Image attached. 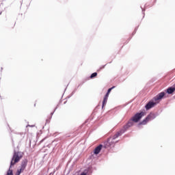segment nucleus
<instances>
[{
  "label": "nucleus",
  "mask_w": 175,
  "mask_h": 175,
  "mask_svg": "<svg viewBox=\"0 0 175 175\" xmlns=\"http://www.w3.org/2000/svg\"><path fill=\"white\" fill-rule=\"evenodd\" d=\"M157 117L155 113H150L148 116L141 122H139V125H146L149 121H152V120H154Z\"/></svg>",
  "instance_id": "nucleus-1"
},
{
  "label": "nucleus",
  "mask_w": 175,
  "mask_h": 175,
  "mask_svg": "<svg viewBox=\"0 0 175 175\" xmlns=\"http://www.w3.org/2000/svg\"><path fill=\"white\" fill-rule=\"evenodd\" d=\"M144 116H146V112L144 111L137 113L134 116L131 118V120L133 121V122H139V121H140V120H142Z\"/></svg>",
  "instance_id": "nucleus-2"
},
{
  "label": "nucleus",
  "mask_w": 175,
  "mask_h": 175,
  "mask_svg": "<svg viewBox=\"0 0 175 175\" xmlns=\"http://www.w3.org/2000/svg\"><path fill=\"white\" fill-rule=\"evenodd\" d=\"M27 165H28V160L25 159L22 161L20 169L17 170V172L15 175H20L21 173L25 170V168L27 167Z\"/></svg>",
  "instance_id": "nucleus-3"
},
{
  "label": "nucleus",
  "mask_w": 175,
  "mask_h": 175,
  "mask_svg": "<svg viewBox=\"0 0 175 175\" xmlns=\"http://www.w3.org/2000/svg\"><path fill=\"white\" fill-rule=\"evenodd\" d=\"M114 139L112 137L108 139V141L106 142L105 146L106 147H114Z\"/></svg>",
  "instance_id": "nucleus-4"
},
{
  "label": "nucleus",
  "mask_w": 175,
  "mask_h": 175,
  "mask_svg": "<svg viewBox=\"0 0 175 175\" xmlns=\"http://www.w3.org/2000/svg\"><path fill=\"white\" fill-rule=\"evenodd\" d=\"M131 126H133V120L132 119L128 122V123L123 126L124 132H126Z\"/></svg>",
  "instance_id": "nucleus-5"
},
{
  "label": "nucleus",
  "mask_w": 175,
  "mask_h": 175,
  "mask_svg": "<svg viewBox=\"0 0 175 175\" xmlns=\"http://www.w3.org/2000/svg\"><path fill=\"white\" fill-rule=\"evenodd\" d=\"M125 131L122 129L120 131H118L116 133V134L113 136L111 137L113 140H115V139H117V137H120V136H121V135H122V133H124Z\"/></svg>",
  "instance_id": "nucleus-6"
},
{
  "label": "nucleus",
  "mask_w": 175,
  "mask_h": 175,
  "mask_svg": "<svg viewBox=\"0 0 175 175\" xmlns=\"http://www.w3.org/2000/svg\"><path fill=\"white\" fill-rule=\"evenodd\" d=\"M165 95V93L162 92L159 94H157L155 97H154V100H155V102H157V100H161V99H162V98H163Z\"/></svg>",
  "instance_id": "nucleus-7"
},
{
  "label": "nucleus",
  "mask_w": 175,
  "mask_h": 175,
  "mask_svg": "<svg viewBox=\"0 0 175 175\" xmlns=\"http://www.w3.org/2000/svg\"><path fill=\"white\" fill-rule=\"evenodd\" d=\"M155 105H157V103L150 101L145 106V109H146V110H150V109H152V107H154V106H155Z\"/></svg>",
  "instance_id": "nucleus-8"
},
{
  "label": "nucleus",
  "mask_w": 175,
  "mask_h": 175,
  "mask_svg": "<svg viewBox=\"0 0 175 175\" xmlns=\"http://www.w3.org/2000/svg\"><path fill=\"white\" fill-rule=\"evenodd\" d=\"M102 147H103V146L101 144H100L98 146H97L94 150V154H99V152H100V150H102Z\"/></svg>",
  "instance_id": "nucleus-9"
},
{
  "label": "nucleus",
  "mask_w": 175,
  "mask_h": 175,
  "mask_svg": "<svg viewBox=\"0 0 175 175\" xmlns=\"http://www.w3.org/2000/svg\"><path fill=\"white\" fill-rule=\"evenodd\" d=\"M109 98V96H105L104 99L103 100V107H105V105H106V103H107V99Z\"/></svg>",
  "instance_id": "nucleus-10"
},
{
  "label": "nucleus",
  "mask_w": 175,
  "mask_h": 175,
  "mask_svg": "<svg viewBox=\"0 0 175 175\" xmlns=\"http://www.w3.org/2000/svg\"><path fill=\"white\" fill-rule=\"evenodd\" d=\"M175 91V88H169L168 89H167V94H173V92H174Z\"/></svg>",
  "instance_id": "nucleus-11"
},
{
  "label": "nucleus",
  "mask_w": 175,
  "mask_h": 175,
  "mask_svg": "<svg viewBox=\"0 0 175 175\" xmlns=\"http://www.w3.org/2000/svg\"><path fill=\"white\" fill-rule=\"evenodd\" d=\"M113 88H116V86H113L112 88H109L105 95L107 96H109V95L110 94V92H111V90H113Z\"/></svg>",
  "instance_id": "nucleus-12"
},
{
  "label": "nucleus",
  "mask_w": 175,
  "mask_h": 175,
  "mask_svg": "<svg viewBox=\"0 0 175 175\" xmlns=\"http://www.w3.org/2000/svg\"><path fill=\"white\" fill-rule=\"evenodd\" d=\"M96 76H98V73L94 72L91 75L90 79H94V77H96Z\"/></svg>",
  "instance_id": "nucleus-13"
},
{
  "label": "nucleus",
  "mask_w": 175,
  "mask_h": 175,
  "mask_svg": "<svg viewBox=\"0 0 175 175\" xmlns=\"http://www.w3.org/2000/svg\"><path fill=\"white\" fill-rule=\"evenodd\" d=\"M81 175H87L85 173L83 172Z\"/></svg>",
  "instance_id": "nucleus-14"
}]
</instances>
